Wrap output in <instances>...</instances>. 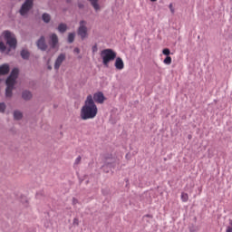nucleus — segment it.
<instances>
[{"label": "nucleus", "mask_w": 232, "mask_h": 232, "mask_svg": "<svg viewBox=\"0 0 232 232\" xmlns=\"http://www.w3.org/2000/svg\"><path fill=\"white\" fill-rule=\"evenodd\" d=\"M99 110L95 102H93V96L89 94L86 98L84 105L82 106L80 113V117L82 121H88L90 119H95L97 117Z\"/></svg>", "instance_id": "1"}, {"label": "nucleus", "mask_w": 232, "mask_h": 232, "mask_svg": "<svg viewBox=\"0 0 232 232\" xmlns=\"http://www.w3.org/2000/svg\"><path fill=\"white\" fill-rule=\"evenodd\" d=\"M19 75V69L14 68L11 72V74L5 81L6 89H5V96L12 97V91L14 90V86H15V81Z\"/></svg>", "instance_id": "2"}, {"label": "nucleus", "mask_w": 232, "mask_h": 232, "mask_svg": "<svg viewBox=\"0 0 232 232\" xmlns=\"http://www.w3.org/2000/svg\"><path fill=\"white\" fill-rule=\"evenodd\" d=\"M101 57L102 59L103 65L108 66L111 61H115L117 58V53L112 49H104L101 52Z\"/></svg>", "instance_id": "3"}, {"label": "nucleus", "mask_w": 232, "mask_h": 232, "mask_svg": "<svg viewBox=\"0 0 232 232\" xmlns=\"http://www.w3.org/2000/svg\"><path fill=\"white\" fill-rule=\"evenodd\" d=\"M2 35L4 36L5 41H6V44L9 45V48L15 50L17 48V39L15 38V34H12L10 31H4Z\"/></svg>", "instance_id": "4"}, {"label": "nucleus", "mask_w": 232, "mask_h": 232, "mask_svg": "<svg viewBox=\"0 0 232 232\" xmlns=\"http://www.w3.org/2000/svg\"><path fill=\"white\" fill-rule=\"evenodd\" d=\"M88 23L84 20L80 21V26L78 28V35H80L82 41L88 37Z\"/></svg>", "instance_id": "5"}, {"label": "nucleus", "mask_w": 232, "mask_h": 232, "mask_svg": "<svg viewBox=\"0 0 232 232\" xmlns=\"http://www.w3.org/2000/svg\"><path fill=\"white\" fill-rule=\"evenodd\" d=\"M33 6L34 0H25L24 4L22 5L20 9L21 15H26Z\"/></svg>", "instance_id": "6"}, {"label": "nucleus", "mask_w": 232, "mask_h": 232, "mask_svg": "<svg viewBox=\"0 0 232 232\" xmlns=\"http://www.w3.org/2000/svg\"><path fill=\"white\" fill-rule=\"evenodd\" d=\"M93 102H97V104H104V101H106V97H104V93L102 92H95L93 94Z\"/></svg>", "instance_id": "7"}, {"label": "nucleus", "mask_w": 232, "mask_h": 232, "mask_svg": "<svg viewBox=\"0 0 232 232\" xmlns=\"http://www.w3.org/2000/svg\"><path fill=\"white\" fill-rule=\"evenodd\" d=\"M66 59V55L64 53H61L55 63H54V70H59V68H61V64H63V63H64V60Z\"/></svg>", "instance_id": "8"}, {"label": "nucleus", "mask_w": 232, "mask_h": 232, "mask_svg": "<svg viewBox=\"0 0 232 232\" xmlns=\"http://www.w3.org/2000/svg\"><path fill=\"white\" fill-rule=\"evenodd\" d=\"M114 66L116 70H124V61H122V58L117 57L115 60Z\"/></svg>", "instance_id": "9"}, {"label": "nucleus", "mask_w": 232, "mask_h": 232, "mask_svg": "<svg viewBox=\"0 0 232 232\" xmlns=\"http://www.w3.org/2000/svg\"><path fill=\"white\" fill-rule=\"evenodd\" d=\"M37 47L42 50L43 52H44V50H46L47 45L46 43L44 42V36H42L38 42H37Z\"/></svg>", "instance_id": "10"}, {"label": "nucleus", "mask_w": 232, "mask_h": 232, "mask_svg": "<svg viewBox=\"0 0 232 232\" xmlns=\"http://www.w3.org/2000/svg\"><path fill=\"white\" fill-rule=\"evenodd\" d=\"M10 72V65L5 63L0 66V75H6Z\"/></svg>", "instance_id": "11"}, {"label": "nucleus", "mask_w": 232, "mask_h": 232, "mask_svg": "<svg viewBox=\"0 0 232 232\" xmlns=\"http://www.w3.org/2000/svg\"><path fill=\"white\" fill-rule=\"evenodd\" d=\"M57 43H59V38L57 37V34H53L51 35V43H50L52 48H55V46H57Z\"/></svg>", "instance_id": "12"}, {"label": "nucleus", "mask_w": 232, "mask_h": 232, "mask_svg": "<svg viewBox=\"0 0 232 232\" xmlns=\"http://www.w3.org/2000/svg\"><path fill=\"white\" fill-rule=\"evenodd\" d=\"M92 8H94V10L96 12H99V10H101V5H99V0H89Z\"/></svg>", "instance_id": "13"}, {"label": "nucleus", "mask_w": 232, "mask_h": 232, "mask_svg": "<svg viewBox=\"0 0 232 232\" xmlns=\"http://www.w3.org/2000/svg\"><path fill=\"white\" fill-rule=\"evenodd\" d=\"M22 97L24 101H30L32 99V92L29 91H24L22 93Z\"/></svg>", "instance_id": "14"}, {"label": "nucleus", "mask_w": 232, "mask_h": 232, "mask_svg": "<svg viewBox=\"0 0 232 232\" xmlns=\"http://www.w3.org/2000/svg\"><path fill=\"white\" fill-rule=\"evenodd\" d=\"M67 30V26L65 24H60L59 26H58V31L61 33V34H64V32H66Z\"/></svg>", "instance_id": "15"}, {"label": "nucleus", "mask_w": 232, "mask_h": 232, "mask_svg": "<svg viewBox=\"0 0 232 232\" xmlns=\"http://www.w3.org/2000/svg\"><path fill=\"white\" fill-rule=\"evenodd\" d=\"M14 117L15 121H20V119H23V112L15 111L14 112Z\"/></svg>", "instance_id": "16"}, {"label": "nucleus", "mask_w": 232, "mask_h": 232, "mask_svg": "<svg viewBox=\"0 0 232 232\" xmlns=\"http://www.w3.org/2000/svg\"><path fill=\"white\" fill-rule=\"evenodd\" d=\"M21 57L24 59H28L30 57V53L27 50H22Z\"/></svg>", "instance_id": "17"}, {"label": "nucleus", "mask_w": 232, "mask_h": 232, "mask_svg": "<svg viewBox=\"0 0 232 232\" xmlns=\"http://www.w3.org/2000/svg\"><path fill=\"white\" fill-rule=\"evenodd\" d=\"M181 200L182 202H188V200H189V196L188 195V193H181Z\"/></svg>", "instance_id": "18"}, {"label": "nucleus", "mask_w": 232, "mask_h": 232, "mask_svg": "<svg viewBox=\"0 0 232 232\" xmlns=\"http://www.w3.org/2000/svg\"><path fill=\"white\" fill-rule=\"evenodd\" d=\"M43 21L44 22V23H48L52 18H51V16H50V14H43Z\"/></svg>", "instance_id": "19"}, {"label": "nucleus", "mask_w": 232, "mask_h": 232, "mask_svg": "<svg viewBox=\"0 0 232 232\" xmlns=\"http://www.w3.org/2000/svg\"><path fill=\"white\" fill-rule=\"evenodd\" d=\"M75 41V34L74 33H70L68 35V42L69 43H73Z\"/></svg>", "instance_id": "20"}, {"label": "nucleus", "mask_w": 232, "mask_h": 232, "mask_svg": "<svg viewBox=\"0 0 232 232\" xmlns=\"http://www.w3.org/2000/svg\"><path fill=\"white\" fill-rule=\"evenodd\" d=\"M162 53L163 55H167V57H169V55L171 54V51H169V48H165L162 50Z\"/></svg>", "instance_id": "21"}, {"label": "nucleus", "mask_w": 232, "mask_h": 232, "mask_svg": "<svg viewBox=\"0 0 232 232\" xmlns=\"http://www.w3.org/2000/svg\"><path fill=\"white\" fill-rule=\"evenodd\" d=\"M164 64H171V56H167L164 60H163Z\"/></svg>", "instance_id": "22"}, {"label": "nucleus", "mask_w": 232, "mask_h": 232, "mask_svg": "<svg viewBox=\"0 0 232 232\" xmlns=\"http://www.w3.org/2000/svg\"><path fill=\"white\" fill-rule=\"evenodd\" d=\"M6 51V45L5 43L0 42V52H5Z\"/></svg>", "instance_id": "23"}, {"label": "nucleus", "mask_w": 232, "mask_h": 232, "mask_svg": "<svg viewBox=\"0 0 232 232\" xmlns=\"http://www.w3.org/2000/svg\"><path fill=\"white\" fill-rule=\"evenodd\" d=\"M5 110H6V105L5 104V102L0 103L1 113H5Z\"/></svg>", "instance_id": "24"}, {"label": "nucleus", "mask_w": 232, "mask_h": 232, "mask_svg": "<svg viewBox=\"0 0 232 232\" xmlns=\"http://www.w3.org/2000/svg\"><path fill=\"white\" fill-rule=\"evenodd\" d=\"M82 158L81 156H78L74 161V164L77 166L78 164H81Z\"/></svg>", "instance_id": "25"}, {"label": "nucleus", "mask_w": 232, "mask_h": 232, "mask_svg": "<svg viewBox=\"0 0 232 232\" xmlns=\"http://www.w3.org/2000/svg\"><path fill=\"white\" fill-rule=\"evenodd\" d=\"M92 53H96V52H98L99 48L97 47V44H95L92 46Z\"/></svg>", "instance_id": "26"}, {"label": "nucleus", "mask_w": 232, "mask_h": 232, "mask_svg": "<svg viewBox=\"0 0 232 232\" xmlns=\"http://www.w3.org/2000/svg\"><path fill=\"white\" fill-rule=\"evenodd\" d=\"M226 232H232V220H230V226L227 227Z\"/></svg>", "instance_id": "27"}, {"label": "nucleus", "mask_w": 232, "mask_h": 232, "mask_svg": "<svg viewBox=\"0 0 232 232\" xmlns=\"http://www.w3.org/2000/svg\"><path fill=\"white\" fill-rule=\"evenodd\" d=\"M72 204H73V206H77V204H79V200L77 198H73Z\"/></svg>", "instance_id": "28"}, {"label": "nucleus", "mask_w": 232, "mask_h": 232, "mask_svg": "<svg viewBox=\"0 0 232 232\" xmlns=\"http://www.w3.org/2000/svg\"><path fill=\"white\" fill-rule=\"evenodd\" d=\"M73 224H74V226H79V218H75L73 219Z\"/></svg>", "instance_id": "29"}, {"label": "nucleus", "mask_w": 232, "mask_h": 232, "mask_svg": "<svg viewBox=\"0 0 232 232\" xmlns=\"http://www.w3.org/2000/svg\"><path fill=\"white\" fill-rule=\"evenodd\" d=\"M73 52L74 53H81V49H79L78 47H75Z\"/></svg>", "instance_id": "30"}, {"label": "nucleus", "mask_w": 232, "mask_h": 232, "mask_svg": "<svg viewBox=\"0 0 232 232\" xmlns=\"http://www.w3.org/2000/svg\"><path fill=\"white\" fill-rule=\"evenodd\" d=\"M169 8L172 14H174L175 10L173 9V4L169 5Z\"/></svg>", "instance_id": "31"}, {"label": "nucleus", "mask_w": 232, "mask_h": 232, "mask_svg": "<svg viewBox=\"0 0 232 232\" xmlns=\"http://www.w3.org/2000/svg\"><path fill=\"white\" fill-rule=\"evenodd\" d=\"M152 3H155V2H157V0H150Z\"/></svg>", "instance_id": "32"}, {"label": "nucleus", "mask_w": 232, "mask_h": 232, "mask_svg": "<svg viewBox=\"0 0 232 232\" xmlns=\"http://www.w3.org/2000/svg\"><path fill=\"white\" fill-rule=\"evenodd\" d=\"M79 6H80V8H82V5H80Z\"/></svg>", "instance_id": "33"}]
</instances>
